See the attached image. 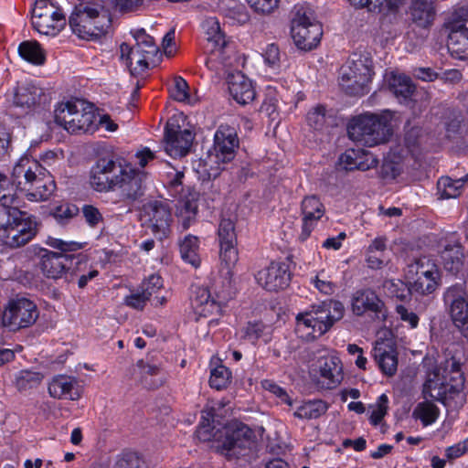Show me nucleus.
<instances>
[{
	"instance_id": "obj_1",
	"label": "nucleus",
	"mask_w": 468,
	"mask_h": 468,
	"mask_svg": "<svg viewBox=\"0 0 468 468\" xmlns=\"http://www.w3.org/2000/svg\"><path fill=\"white\" fill-rule=\"evenodd\" d=\"M208 420H203L197 427L196 436L200 441H212L213 447L228 458H237L254 443V432L243 423L231 424L213 432Z\"/></svg>"
},
{
	"instance_id": "obj_2",
	"label": "nucleus",
	"mask_w": 468,
	"mask_h": 468,
	"mask_svg": "<svg viewBox=\"0 0 468 468\" xmlns=\"http://www.w3.org/2000/svg\"><path fill=\"white\" fill-rule=\"evenodd\" d=\"M12 185L27 192L30 201L47 200L55 191L56 185L49 173L37 160L21 157L12 171Z\"/></svg>"
},
{
	"instance_id": "obj_3",
	"label": "nucleus",
	"mask_w": 468,
	"mask_h": 468,
	"mask_svg": "<svg viewBox=\"0 0 468 468\" xmlns=\"http://www.w3.org/2000/svg\"><path fill=\"white\" fill-rule=\"evenodd\" d=\"M111 23L109 15L100 2L79 4L69 19L73 33L87 40L104 36Z\"/></svg>"
},
{
	"instance_id": "obj_4",
	"label": "nucleus",
	"mask_w": 468,
	"mask_h": 468,
	"mask_svg": "<svg viewBox=\"0 0 468 468\" xmlns=\"http://www.w3.org/2000/svg\"><path fill=\"white\" fill-rule=\"evenodd\" d=\"M391 114H363L347 125L349 138L362 145L372 147L387 143L392 135Z\"/></svg>"
},
{
	"instance_id": "obj_5",
	"label": "nucleus",
	"mask_w": 468,
	"mask_h": 468,
	"mask_svg": "<svg viewBox=\"0 0 468 468\" xmlns=\"http://www.w3.org/2000/svg\"><path fill=\"white\" fill-rule=\"evenodd\" d=\"M345 307L339 301L327 300L313 305L310 310L298 314L296 316V330L307 331L306 335L316 338L328 332L334 324L341 320Z\"/></svg>"
},
{
	"instance_id": "obj_6",
	"label": "nucleus",
	"mask_w": 468,
	"mask_h": 468,
	"mask_svg": "<svg viewBox=\"0 0 468 468\" xmlns=\"http://www.w3.org/2000/svg\"><path fill=\"white\" fill-rule=\"evenodd\" d=\"M34 216L16 208L7 210V221L0 224V241L7 248L18 249L30 242L38 232Z\"/></svg>"
},
{
	"instance_id": "obj_7",
	"label": "nucleus",
	"mask_w": 468,
	"mask_h": 468,
	"mask_svg": "<svg viewBox=\"0 0 468 468\" xmlns=\"http://www.w3.org/2000/svg\"><path fill=\"white\" fill-rule=\"evenodd\" d=\"M372 59L367 55L354 54L346 67L342 69L339 84L352 96H363L369 91L373 69Z\"/></svg>"
},
{
	"instance_id": "obj_8",
	"label": "nucleus",
	"mask_w": 468,
	"mask_h": 468,
	"mask_svg": "<svg viewBox=\"0 0 468 468\" xmlns=\"http://www.w3.org/2000/svg\"><path fill=\"white\" fill-rule=\"evenodd\" d=\"M291 35L296 47L311 50L320 42L322 27L313 18V14L305 5H295L291 22Z\"/></svg>"
},
{
	"instance_id": "obj_9",
	"label": "nucleus",
	"mask_w": 468,
	"mask_h": 468,
	"mask_svg": "<svg viewBox=\"0 0 468 468\" xmlns=\"http://www.w3.org/2000/svg\"><path fill=\"white\" fill-rule=\"evenodd\" d=\"M37 255V266L47 279L73 281L76 274L72 269L74 261L76 265L81 263L79 257L73 254L58 253L44 248L39 249Z\"/></svg>"
},
{
	"instance_id": "obj_10",
	"label": "nucleus",
	"mask_w": 468,
	"mask_h": 468,
	"mask_svg": "<svg viewBox=\"0 0 468 468\" xmlns=\"http://www.w3.org/2000/svg\"><path fill=\"white\" fill-rule=\"evenodd\" d=\"M409 291L411 294L426 295L432 293L439 285V270L427 257H420L409 265Z\"/></svg>"
},
{
	"instance_id": "obj_11",
	"label": "nucleus",
	"mask_w": 468,
	"mask_h": 468,
	"mask_svg": "<svg viewBox=\"0 0 468 468\" xmlns=\"http://www.w3.org/2000/svg\"><path fill=\"white\" fill-rule=\"evenodd\" d=\"M203 28L206 30L207 41L206 49L209 53L206 65L209 69L218 72L220 66L226 63L229 43L220 29L218 18L207 17L203 22Z\"/></svg>"
},
{
	"instance_id": "obj_12",
	"label": "nucleus",
	"mask_w": 468,
	"mask_h": 468,
	"mask_svg": "<svg viewBox=\"0 0 468 468\" xmlns=\"http://www.w3.org/2000/svg\"><path fill=\"white\" fill-rule=\"evenodd\" d=\"M447 47L450 52L463 58L468 56V10L459 8L449 17Z\"/></svg>"
},
{
	"instance_id": "obj_13",
	"label": "nucleus",
	"mask_w": 468,
	"mask_h": 468,
	"mask_svg": "<svg viewBox=\"0 0 468 468\" xmlns=\"http://www.w3.org/2000/svg\"><path fill=\"white\" fill-rule=\"evenodd\" d=\"M37 317V305L28 299L19 298L9 303L3 313L1 324L15 331L32 325Z\"/></svg>"
},
{
	"instance_id": "obj_14",
	"label": "nucleus",
	"mask_w": 468,
	"mask_h": 468,
	"mask_svg": "<svg viewBox=\"0 0 468 468\" xmlns=\"http://www.w3.org/2000/svg\"><path fill=\"white\" fill-rule=\"evenodd\" d=\"M142 216L157 239H163L170 234L172 214L167 203L158 200L149 201L143 206Z\"/></svg>"
},
{
	"instance_id": "obj_15",
	"label": "nucleus",
	"mask_w": 468,
	"mask_h": 468,
	"mask_svg": "<svg viewBox=\"0 0 468 468\" xmlns=\"http://www.w3.org/2000/svg\"><path fill=\"white\" fill-rule=\"evenodd\" d=\"M123 166L112 159L101 158L90 170V185L99 192L115 191Z\"/></svg>"
},
{
	"instance_id": "obj_16",
	"label": "nucleus",
	"mask_w": 468,
	"mask_h": 468,
	"mask_svg": "<svg viewBox=\"0 0 468 468\" xmlns=\"http://www.w3.org/2000/svg\"><path fill=\"white\" fill-rule=\"evenodd\" d=\"M136 44L133 46V58L134 66L130 69L132 74H140L149 68L159 52L154 38L147 35L144 29H139L134 34Z\"/></svg>"
},
{
	"instance_id": "obj_17",
	"label": "nucleus",
	"mask_w": 468,
	"mask_h": 468,
	"mask_svg": "<svg viewBox=\"0 0 468 468\" xmlns=\"http://www.w3.org/2000/svg\"><path fill=\"white\" fill-rule=\"evenodd\" d=\"M194 140L193 133L187 130H182L179 125L168 122L165 126L164 136V147L167 154L172 157H182L186 155Z\"/></svg>"
},
{
	"instance_id": "obj_18",
	"label": "nucleus",
	"mask_w": 468,
	"mask_h": 468,
	"mask_svg": "<svg viewBox=\"0 0 468 468\" xmlns=\"http://www.w3.org/2000/svg\"><path fill=\"white\" fill-rule=\"evenodd\" d=\"M116 186L120 197L124 201H135L142 197L145 190L146 174L125 166Z\"/></svg>"
},
{
	"instance_id": "obj_19",
	"label": "nucleus",
	"mask_w": 468,
	"mask_h": 468,
	"mask_svg": "<svg viewBox=\"0 0 468 468\" xmlns=\"http://www.w3.org/2000/svg\"><path fill=\"white\" fill-rule=\"evenodd\" d=\"M256 280L265 290L277 292L289 286L291 273L287 264L271 262L267 268L258 271Z\"/></svg>"
},
{
	"instance_id": "obj_20",
	"label": "nucleus",
	"mask_w": 468,
	"mask_h": 468,
	"mask_svg": "<svg viewBox=\"0 0 468 468\" xmlns=\"http://www.w3.org/2000/svg\"><path fill=\"white\" fill-rule=\"evenodd\" d=\"M239 141L235 128L221 124L214 136L213 154L222 160L223 164L232 161L239 148Z\"/></svg>"
},
{
	"instance_id": "obj_21",
	"label": "nucleus",
	"mask_w": 468,
	"mask_h": 468,
	"mask_svg": "<svg viewBox=\"0 0 468 468\" xmlns=\"http://www.w3.org/2000/svg\"><path fill=\"white\" fill-rule=\"evenodd\" d=\"M73 117L69 122L67 131L70 133H93L96 128V115L93 106L86 103L84 101L76 100L73 105Z\"/></svg>"
},
{
	"instance_id": "obj_22",
	"label": "nucleus",
	"mask_w": 468,
	"mask_h": 468,
	"mask_svg": "<svg viewBox=\"0 0 468 468\" xmlns=\"http://www.w3.org/2000/svg\"><path fill=\"white\" fill-rule=\"evenodd\" d=\"M324 207L319 197L312 195L305 197L301 204L303 227L300 239L305 240L314 229L316 222L324 216Z\"/></svg>"
},
{
	"instance_id": "obj_23",
	"label": "nucleus",
	"mask_w": 468,
	"mask_h": 468,
	"mask_svg": "<svg viewBox=\"0 0 468 468\" xmlns=\"http://www.w3.org/2000/svg\"><path fill=\"white\" fill-rule=\"evenodd\" d=\"M229 94L239 104L245 105L255 99V90L251 81L241 72L235 71L227 77Z\"/></svg>"
},
{
	"instance_id": "obj_24",
	"label": "nucleus",
	"mask_w": 468,
	"mask_h": 468,
	"mask_svg": "<svg viewBox=\"0 0 468 468\" xmlns=\"http://www.w3.org/2000/svg\"><path fill=\"white\" fill-rule=\"evenodd\" d=\"M373 357L385 376L393 377L397 373L398 352L393 346L385 342H377L373 348Z\"/></svg>"
},
{
	"instance_id": "obj_25",
	"label": "nucleus",
	"mask_w": 468,
	"mask_h": 468,
	"mask_svg": "<svg viewBox=\"0 0 468 468\" xmlns=\"http://www.w3.org/2000/svg\"><path fill=\"white\" fill-rule=\"evenodd\" d=\"M448 384L445 378L441 376V369L433 367L427 374L423 384L422 394L425 399L431 398L446 405Z\"/></svg>"
},
{
	"instance_id": "obj_26",
	"label": "nucleus",
	"mask_w": 468,
	"mask_h": 468,
	"mask_svg": "<svg viewBox=\"0 0 468 468\" xmlns=\"http://www.w3.org/2000/svg\"><path fill=\"white\" fill-rule=\"evenodd\" d=\"M48 393L54 399L77 400L80 398L78 382L68 376H58L48 385Z\"/></svg>"
},
{
	"instance_id": "obj_27",
	"label": "nucleus",
	"mask_w": 468,
	"mask_h": 468,
	"mask_svg": "<svg viewBox=\"0 0 468 468\" xmlns=\"http://www.w3.org/2000/svg\"><path fill=\"white\" fill-rule=\"evenodd\" d=\"M387 81L389 90L400 102L409 103L411 101V97L416 91V86L410 77L390 72L387 75Z\"/></svg>"
},
{
	"instance_id": "obj_28",
	"label": "nucleus",
	"mask_w": 468,
	"mask_h": 468,
	"mask_svg": "<svg viewBox=\"0 0 468 468\" xmlns=\"http://www.w3.org/2000/svg\"><path fill=\"white\" fill-rule=\"evenodd\" d=\"M383 306V302L369 289L357 291L352 299V309L357 315L366 312L381 313Z\"/></svg>"
},
{
	"instance_id": "obj_29",
	"label": "nucleus",
	"mask_w": 468,
	"mask_h": 468,
	"mask_svg": "<svg viewBox=\"0 0 468 468\" xmlns=\"http://www.w3.org/2000/svg\"><path fill=\"white\" fill-rule=\"evenodd\" d=\"M42 96L44 92L40 87L28 83L15 90L13 101L17 107L31 109L40 103Z\"/></svg>"
},
{
	"instance_id": "obj_30",
	"label": "nucleus",
	"mask_w": 468,
	"mask_h": 468,
	"mask_svg": "<svg viewBox=\"0 0 468 468\" xmlns=\"http://www.w3.org/2000/svg\"><path fill=\"white\" fill-rule=\"evenodd\" d=\"M320 376L327 388L338 386L343 379V369L339 358L335 356L324 358L320 365Z\"/></svg>"
},
{
	"instance_id": "obj_31",
	"label": "nucleus",
	"mask_w": 468,
	"mask_h": 468,
	"mask_svg": "<svg viewBox=\"0 0 468 468\" xmlns=\"http://www.w3.org/2000/svg\"><path fill=\"white\" fill-rule=\"evenodd\" d=\"M222 160L215 154L209 153L205 158L197 161L195 170L202 181H210L217 178L223 170Z\"/></svg>"
},
{
	"instance_id": "obj_32",
	"label": "nucleus",
	"mask_w": 468,
	"mask_h": 468,
	"mask_svg": "<svg viewBox=\"0 0 468 468\" xmlns=\"http://www.w3.org/2000/svg\"><path fill=\"white\" fill-rule=\"evenodd\" d=\"M435 0H411L410 14L419 27H429L434 18L433 2Z\"/></svg>"
},
{
	"instance_id": "obj_33",
	"label": "nucleus",
	"mask_w": 468,
	"mask_h": 468,
	"mask_svg": "<svg viewBox=\"0 0 468 468\" xmlns=\"http://www.w3.org/2000/svg\"><path fill=\"white\" fill-rule=\"evenodd\" d=\"M192 304L196 311L204 316L218 314L221 309L220 304L211 298L208 289L204 287L197 288Z\"/></svg>"
},
{
	"instance_id": "obj_34",
	"label": "nucleus",
	"mask_w": 468,
	"mask_h": 468,
	"mask_svg": "<svg viewBox=\"0 0 468 468\" xmlns=\"http://www.w3.org/2000/svg\"><path fill=\"white\" fill-rule=\"evenodd\" d=\"M340 164L347 171L355 169L367 171L376 167L378 160L373 155L368 154H365V160H362V156H359L357 152L350 150L341 154Z\"/></svg>"
},
{
	"instance_id": "obj_35",
	"label": "nucleus",
	"mask_w": 468,
	"mask_h": 468,
	"mask_svg": "<svg viewBox=\"0 0 468 468\" xmlns=\"http://www.w3.org/2000/svg\"><path fill=\"white\" fill-rule=\"evenodd\" d=\"M32 25L40 34L56 36L66 25V18L58 10L55 15L48 14L40 20H33Z\"/></svg>"
},
{
	"instance_id": "obj_36",
	"label": "nucleus",
	"mask_w": 468,
	"mask_h": 468,
	"mask_svg": "<svg viewBox=\"0 0 468 468\" xmlns=\"http://www.w3.org/2000/svg\"><path fill=\"white\" fill-rule=\"evenodd\" d=\"M444 269L456 274L463 267V253L460 244L447 245L441 251Z\"/></svg>"
},
{
	"instance_id": "obj_37",
	"label": "nucleus",
	"mask_w": 468,
	"mask_h": 468,
	"mask_svg": "<svg viewBox=\"0 0 468 468\" xmlns=\"http://www.w3.org/2000/svg\"><path fill=\"white\" fill-rule=\"evenodd\" d=\"M18 52L21 58L35 65H42L46 60V54L37 41L22 42L18 47Z\"/></svg>"
},
{
	"instance_id": "obj_38",
	"label": "nucleus",
	"mask_w": 468,
	"mask_h": 468,
	"mask_svg": "<svg viewBox=\"0 0 468 468\" xmlns=\"http://www.w3.org/2000/svg\"><path fill=\"white\" fill-rule=\"evenodd\" d=\"M326 410L327 405L323 400H309L299 406L293 416L301 420H312L321 417Z\"/></svg>"
},
{
	"instance_id": "obj_39",
	"label": "nucleus",
	"mask_w": 468,
	"mask_h": 468,
	"mask_svg": "<svg viewBox=\"0 0 468 468\" xmlns=\"http://www.w3.org/2000/svg\"><path fill=\"white\" fill-rule=\"evenodd\" d=\"M198 239L196 236L187 235L180 244V253L184 261L194 267H198L200 258L197 254Z\"/></svg>"
},
{
	"instance_id": "obj_40",
	"label": "nucleus",
	"mask_w": 468,
	"mask_h": 468,
	"mask_svg": "<svg viewBox=\"0 0 468 468\" xmlns=\"http://www.w3.org/2000/svg\"><path fill=\"white\" fill-rule=\"evenodd\" d=\"M244 337L252 342L263 338L265 342L271 340V326L261 321H250L243 328Z\"/></svg>"
},
{
	"instance_id": "obj_41",
	"label": "nucleus",
	"mask_w": 468,
	"mask_h": 468,
	"mask_svg": "<svg viewBox=\"0 0 468 468\" xmlns=\"http://www.w3.org/2000/svg\"><path fill=\"white\" fill-rule=\"evenodd\" d=\"M440 410L435 404L426 400L419 403L413 410V417L420 420L423 426H428L436 421Z\"/></svg>"
},
{
	"instance_id": "obj_42",
	"label": "nucleus",
	"mask_w": 468,
	"mask_h": 468,
	"mask_svg": "<svg viewBox=\"0 0 468 468\" xmlns=\"http://www.w3.org/2000/svg\"><path fill=\"white\" fill-rule=\"evenodd\" d=\"M43 378L39 372L21 370L16 377L15 385L19 391H26L38 387Z\"/></svg>"
},
{
	"instance_id": "obj_43",
	"label": "nucleus",
	"mask_w": 468,
	"mask_h": 468,
	"mask_svg": "<svg viewBox=\"0 0 468 468\" xmlns=\"http://www.w3.org/2000/svg\"><path fill=\"white\" fill-rule=\"evenodd\" d=\"M462 181L449 176H442L437 182L440 198H452L461 194Z\"/></svg>"
},
{
	"instance_id": "obj_44",
	"label": "nucleus",
	"mask_w": 468,
	"mask_h": 468,
	"mask_svg": "<svg viewBox=\"0 0 468 468\" xmlns=\"http://www.w3.org/2000/svg\"><path fill=\"white\" fill-rule=\"evenodd\" d=\"M137 366L140 367L141 383L147 389H155L163 385L162 379H152L151 377L156 376L159 373V367L153 365L144 364L139 361Z\"/></svg>"
},
{
	"instance_id": "obj_45",
	"label": "nucleus",
	"mask_w": 468,
	"mask_h": 468,
	"mask_svg": "<svg viewBox=\"0 0 468 468\" xmlns=\"http://www.w3.org/2000/svg\"><path fill=\"white\" fill-rule=\"evenodd\" d=\"M13 186L4 174H0V206L9 210V208H16L14 204L16 201Z\"/></svg>"
},
{
	"instance_id": "obj_46",
	"label": "nucleus",
	"mask_w": 468,
	"mask_h": 468,
	"mask_svg": "<svg viewBox=\"0 0 468 468\" xmlns=\"http://www.w3.org/2000/svg\"><path fill=\"white\" fill-rule=\"evenodd\" d=\"M231 378V372L223 365L214 367L210 373V387L218 390L227 388Z\"/></svg>"
},
{
	"instance_id": "obj_47",
	"label": "nucleus",
	"mask_w": 468,
	"mask_h": 468,
	"mask_svg": "<svg viewBox=\"0 0 468 468\" xmlns=\"http://www.w3.org/2000/svg\"><path fill=\"white\" fill-rule=\"evenodd\" d=\"M403 171V165L399 158H385L379 171V176L385 180H393Z\"/></svg>"
},
{
	"instance_id": "obj_48",
	"label": "nucleus",
	"mask_w": 468,
	"mask_h": 468,
	"mask_svg": "<svg viewBox=\"0 0 468 468\" xmlns=\"http://www.w3.org/2000/svg\"><path fill=\"white\" fill-rule=\"evenodd\" d=\"M73 105H75L74 101H66L58 104L54 112L55 122L59 126L63 127L67 130V127L70 125L69 121H70L73 117L74 110Z\"/></svg>"
},
{
	"instance_id": "obj_49",
	"label": "nucleus",
	"mask_w": 468,
	"mask_h": 468,
	"mask_svg": "<svg viewBox=\"0 0 468 468\" xmlns=\"http://www.w3.org/2000/svg\"><path fill=\"white\" fill-rule=\"evenodd\" d=\"M218 239L220 243H237V236L235 232L234 221L229 218L222 216L219 222L218 229Z\"/></svg>"
},
{
	"instance_id": "obj_50",
	"label": "nucleus",
	"mask_w": 468,
	"mask_h": 468,
	"mask_svg": "<svg viewBox=\"0 0 468 468\" xmlns=\"http://www.w3.org/2000/svg\"><path fill=\"white\" fill-rule=\"evenodd\" d=\"M113 468H146V463L136 453L129 452L120 457Z\"/></svg>"
},
{
	"instance_id": "obj_51",
	"label": "nucleus",
	"mask_w": 468,
	"mask_h": 468,
	"mask_svg": "<svg viewBox=\"0 0 468 468\" xmlns=\"http://www.w3.org/2000/svg\"><path fill=\"white\" fill-rule=\"evenodd\" d=\"M326 110L323 105H317L307 114L308 124L315 130H321L325 124Z\"/></svg>"
},
{
	"instance_id": "obj_52",
	"label": "nucleus",
	"mask_w": 468,
	"mask_h": 468,
	"mask_svg": "<svg viewBox=\"0 0 468 468\" xmlns=\"http://www.w3.org/2000/svg\"><path fill=\"white\" fill-rule=\"evenodd\" d=\"M188 84L182 77H176L174 80V87L171 90V96L174 100L181 102L189 101Z\"/></svg>"
},
{
	"instance_id": "obj_53",
	"label": "nucleus",
	"mask_w": 468,
	"mask_h": 468,
	"mask_svg": "<svg viewBox=\"0 0 468 468\" xmlns=\"http://www.w3.org/2000/svg\"><path fill=\"white\" fill-rule=\"evenodd\" d=\"M220 259L227 268H230L238 261L236 243H220Z\"/></svg>"
},
{
	"instance_id": "obj_54",
	"label": "nucleus",
	"mask_w": 468,
	"mask_h": 468,
	"mask_svg": "<svg viewBox=\"0 0 468 468\" xmlns=\"http://www.w3.org/2000/svg\"><path fill=\"white\" fill-rule=\"evenodd\" d=\"M467 292L465 291L464 283H456L447 289L444 293V301L451 305L454 303L467 299Z\"/></svg>"
},
{
	"instance_id": "obj_55",
	"label": "nucleus",
	"mask_w": 468,
	"mask_h": 468,
	"mask_svg": "<svg viewBox=\"0 0 468 468\" xmlns=\"http://www.w3.org/2000/svg\"><path fill=\"white\" fill-rule=\"evenodd\" d=\"M250 6L258 14L268 15L277 7L280 0H246Z\"/></svg>"
},
{
	"instance_id": "obj_56",
	"label": "nucleus",
	"mask_w": 468,
	"mask_h": 468,
	"mask_svg": "<svg viewBox=\"0 0 468 468\" xmlns=\"http://www.w3.org/2000/svg\"><path fill=\"white\" fill-rule=\"evenodd\" d=\"M58 11L48 0H37L32 12V21L37 20L44 15H55Z\"/></svg>"
},
{
	"instance_id": "obj_57",
	"label": "nucleus",
	"mask_w": 468,
	"mask_h": 468,
	"mask_svg": "<svg viewBox=\"0 0 468 468\" xmlns=\"http://www.w3.org/2000/svg\"><path fill=\"white\" fill-rule=\"evenodd\" d=\"M47 244L53 249L60 250L59 253L76 251L82 248L81 244L76 241H65L56 238H48Z\"/></svg>"
},
{
	"instance_id": "obj_58",
	"label": "nucleus",
	"mask_w": 468,
	"mask_h": 468,
	"mask_svg": "<svg viewBox=\"0 0 468 468\" xmlns=\"http://www.w3.org/2000/svg\"><path fill=\"white\" fill-rule=\"evenodd\" d=\"M451 316L454 324L468 319V298L451 305Z\"/></svg>"
},
{
	"instance_id": "obj_59",
	"label": "nucleus",
	"mask_w": 468,
	"mask_h": 468,
	"mask_svg": "<svg viewBox=\"0 0 468 468\" xmlns=\"http://www.w3.org/2000/svg\"><path fill=\"white\" fill-rule=\"evenodd\" d=\"M79 208L72 204H62L54 207L52 211L53 217L58 220L63 221L77 216Z\"/></svg>"
},
{
	"instance_id": "obj_60",
	"label": "nucleus",
	"mask_w": 468,
	"mask_h": 468,
	"mask_svg": "<svg viewBox=\"0 0 468 468\" xmlns=\"http://www.w3.org/2000/svg\"><path fill=\"white\" fill-rule=\"evenodd\" d=\"M142 292L150 300L151 296L156 293L163 287L161 276L153 274L147 281L142 282Z\"/></svg>"
},
{
	"instance_id": "obj_61",
	"label": "nucleus",
	"mask_w": 468,
	"mask_h": 468,
	"mask_svg": "<svg viewBox=\"0 0 468 468\" xmlns=\"http://www.w3.org/2000/svg\"><path fill=\"white\" fill-rule=\"evenodd\" d=\"M83 217L90 227H96L103 221L100 210L92 205H84L81 208Z\"/></svg>"
},
{
	"instance_id": "obj_62",
	"label": "nucleus",
	"mask_w": 468,
	"mask_h": 468,
	"mask_svg": "<svg viewBox=\"0 0 468 468\" xmlns=\"http://www.w3.org/2000/svg\"><path fill=\"white\" fill-rule=\"evenodd\" d=\"M325 276V271H321L317 273L314 280L315 288L324 294L331 295L335 291V284L331 280H323L322 277Z\"/></svg>"
},
{
	"instance_id": "obj_63",
	"label": "nucleus",
	"mask_w": 468,
	"mask_h": 468,
	"mask_svg": "<svg viewBox=\"0 0 468 468\" xmlns=\"http://www.w3.org/2000/svg\"><path fill=\"white\" fill-rule=\"evenodd\" d=\"M388 410V397L385 394H382L378 401V406L373 410L370 421L373 425H378L383 420L384 416L387 413Z\"/></svg>"
},
{
	"instance_id": "obj_64",
	"label": "nucleus",
	"mask_w": 468,
	"mask_h": 468,
	"mask_svg": "<svg viewBox=\"0 0 468 468\" xmlns=\"http://www.w3.org/2000/svg\"><path fill=\"white\" fill-rule=\"evenodd\" d=\"M147 301L149 299L143 292H133L124 299L126 305L140 311L144 308Z\"/></svg>"
}]
</instances>
